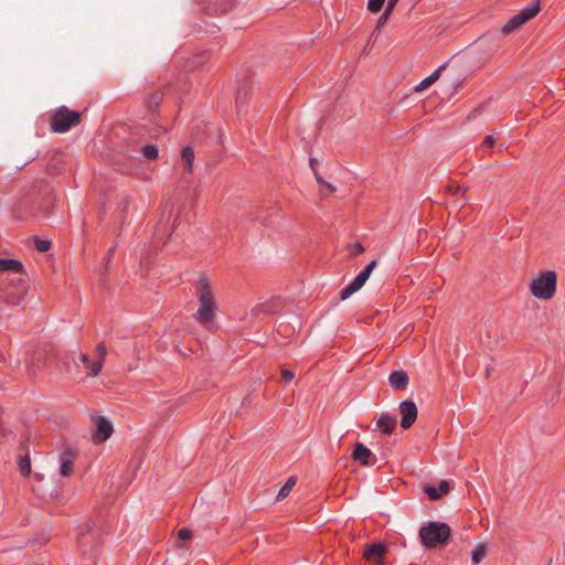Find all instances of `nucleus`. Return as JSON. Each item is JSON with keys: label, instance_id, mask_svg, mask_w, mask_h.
Returning a JSON list of instances; mask_svg holds the SVG:
<instances>
[{"label": "nucleus", "instance_id": "f257e3e1", "mask_svg": "<svg viewBox=\"0 0 565 565\" xmlns=\"http://www.w3.org/2000/svg\"><path fill=\"white\" fill-rule=\"evenodd\" d=\"M195 296L199 301V309L194 315V318L202 326L207 327L215 316L217 306L212 286L204 275L200 276L195 281Z\"/></svg>", "mask_w": 565, "mask_h": 565}, {"label": "nucleus", "instance_id": "f03ea898", "mask_svg": "<svg viewBox=\"0 0 565 565\" xmlns=\"http://www.w3.org/2000/svg\"><path fill=\"white\" fill-rule=\"evenodd\" d=\"M452 530L446 522L429 521L424 524L418 536L426 550H435L446 546L451 539Z\"/></svg>", "mask_w": 565, "mask_h": 565}, {"label": "nucleus", "instance_id": "7ed1b4c3", "mask_svg": "<svg viewBox=\"0 0 565 565\" xmlns=\"http://www.w3.org/2000/svg\"><path fill=\"white\" fill-rule=\"evenodd\" d=\"M557 274L554 270H545L534 278L529 285L530 292L537 299L550 300L556 294Z\"/></svg>", "mask_w": 565, "mask_h": 565}, {"label": "nucleus", "instance_id": "20e7f679", "mask_svg": "<svg viewBox=\"0 0 565 565\" xmlns=\"http://www.w3.org/2000/svg\"><path fill=\"white\" fill-rule=\"evenodd\" d=\"M81 121V113L70 110L66 106L58 107L52 115L51 127L55 132H66Z\"/></svg>", "mask_w": 565, "mask_h": 565}, {"label": "nucleus", "instance_id": "39448f33", "mask_svg": "<svg viewBox=\"0 0 565 565\" xmlns=\"http://www.w3.org/2000/svg\"><path fill=\"white\" fill-rule=\"evenodd\" d=\"M540 12V0L533 1L531 4L522 9L518 14L513 15L501 29L504 35L520 29L527 21L533 19Z\"/></svg>", "mask_w": 565, "mask_h": 565}, {"label": "nucleus", "instance_id": "423d86ee", "mask_svg": "<svg viewBox=\"0 0 565 565\" xmlns=\"http://www.w3.org/2000/svg\"><path fill=\"white\" fill-rule=\"evenodd\" d=\"M282 308V300L279 297H270L263 302L255 305L249 310V328H252V319L264 320L266 317L278 313Z\"/></svg>", "mask_w": 565, "mask_h": 565}, {"label": "nucleus", "instance_id": "0eeeda50", "mask_svg": "<svg viewBox=\"0 0 565 565\" xmlns=\"http://www.w3.org/2000/svg\"><path fill=\"white\" fill-rule=\"evenodd\" d=\"M398 409L402 415L401 427L403 429L411 428L417 419L418 408L413 401L405 399L399 403Z\"/></svg>", "mask_w": 565, "mask_h": 565}, {"label": "nucleus", "instance_id": "6e6552de", "mask_svg": "<svg viewBox=\"0 0 565 565\" xmlns=\"http://www.w3.org/2000/svg\"><path fill=\"white\" fill-rule=\"evenodd\" d=\"M388 548L382 542H373L372 544L366 545L363 557L367 562H372L375 565H385L384 557L387 554Z\"/></svg>", "mask_w": 565, "mask_h": 565}, {"label": "nucleus", "instance_id": "1a4fd4ad", "mask_svg": "<svg viewBox=\"0 0 565 565\" xmlns=\"http://www.w3.org/2000/svg\"><path fill=\"white\" fill-rule=\"evenodd\" d=\"M351 458L364 467L373 466L376 463V457L364 444L360 441L354 444Z\"/></svg>", "mask_w": 565, "mask_h": 565}, {"label": "nucleus", "instance_id": "9d476101", "mask_svg": "<svg viewBox=\"0 0 565 565\" xmlns=\"http://www.w3.org/2000/svg\"><path fill=\"white\" fill-rule=\"evenodd\" d=\"M94 423L96 426V433L93 436L94 443L102 444L110 437L113 426L105 417L102 416L96 417Z\"/></svg>", "mask_w": 565, "mask_h": 565}, {"label": "nucleus", "instance_id": "9b49d317", "mask_svg": "<svg viewBox=\"0 0 565 565\" xmlns=\"http://www.w3.org/2000/svg\"><path fill=\"white\" fill-rule=\"evenodd\" d=\"M424 493L431 501L440 500L444 495L448 494L450 491V483L447 480H441L438 483V487L431 484H425L423 487Z\"/></svg>", "mask_w": 565, "mask_h": 565}, {"label": "nucleus", "instance_id": "f8f14e48", "mask_svg": "<svg viewBox=\"0 0 565 565\" xmlns=\"http://www.w3.org/2000/svg\"><path fill=\"white\" fill-rule=\"evenodd\" d=\"M390 386L395 391H404L409 383V376L404 370H393L388 375Z\"/></svg>", "mask_w": 565, "mask_h": 565}, {"label": "nucleus", "instance_id": "ddd939ff", "mask_svg": "<svg viewBox=\"0 0 565 565\" xmlns=\"http://www.w3.org/2000/svg\"><path fill=\"white\" fill-rule=\"evenodd\" d=\"M397 425L396 415L386 413L381 414L376 422V427L385 435L390 436L394 433Z\"/></svg>", "mask_w": 565, "mask_h": 565}, {"label": "nucleus", "instance_id": "4468645a", "mask_svg": "<svg viewBox=\"0 0 565 565\" xmlns=\"http://www.w3.org/2000/svg\"><path fill=\"white\" fill-rule=\"evenodd\" d=\"M75 454L71 449L64 450L60 455V473L63 477H68L73 472Z\"/></svg>", "mask_w": 565, "mask_h": 565}, {"label": "nucleus", "instance_id": "2eb2a0df", "mask_svg": "<svg viewBox=\"0 0 565 565\" xmlns=\"http://www.w3.org/2000/svg\"><path fill=\"white\" fill-rule=\"evenodd\" d=\"M96 354H97L98 359L96 361H94V363L92 365L90 375H93V376H96L99 373V371H100V369L103 366L105 356L107 354V349H106L104 343H99L97 345Z\"/></svg>", "mask_w": 565, "mask_h": 565}, {"label": "nucleus", "instance_id": "dca6fc26", "mask_svg": "<svg viewBox=\"0 0 565 565\" xmlns=\"http://www.w3.org/2000/svg\"><path fill=\"white\" fill-rule=\"evenodd\" d=\"M0 271L22 273L23 265L17 259H0Z\"/></svg>", "mask_w": 565, "mask_h": 565}, {"label": "nucleus", "instance_id": "f3484780", "mask_svg": "<svg viewBox=\"0 0 565 565\" xmlns=\"http://www.w3.org/2000/svg\"><path fill=\"white\" fill-rule=\"evenodd\" d=\"M181 162L184 166L186 172H191L194 162V150L192 147L183 148L181 152Z\"/></svg>", "mask_w": 565, "mask_h": 565}, {"label": "nucleus", "instance_id": "a211bd4d", "mask_svg": "<svg viewBox=\"0 0 565 565\" xmlns=\"http://www.w3.org/2000/svg\"><path fill=\"white\" fill-rule=\"evenodd\" d=\"M296 482H297L296 476L289 477L288 480L286 481V483L278 491L277 500L279 501V500H284L285 498H287L289 495L291 489L296 484Z\"/></svg>", "mask_w": 565, "mask_h": 565}, {"label": "nucleus", "instance_id": "6ab92c4d", "mask_svg": "<svg viewBox=\"0 0 565 565\" xmlns=\"http://www.w3.org/2000/svg\"><path fill=\"white\" fill-rule=\"evenodd\" d=\"M487 545L484 543L479 544L471 552V561L475 565L479 564L487 555Z\"/></svg>", "mask_w": 565, "mask_h": 565}, {"label": "nucleus", "instance_id": "aec40b11", "mask_svg": "<svg viewBox=\"0 0 565 565\" xmlns=\"http://www.w3.org/2000/svg\"><path fill=\"white\" fill-rule=\"evenodd\" d=\"M467 190H468L467 186H461V185H458V186L448 185L447 186V191L449 193H451L452 195H457V194L461 195L462 202L459 204L460 207H462L468 202V198L466 195Z\"/></svg>", "mask_w": 565, "mask_h": 565}, {"label": "nucleus", "instance_id": "412c9836", "mask_svg": "<svg viewBox=\"0 0 565 565\" xmlns=\"http://www.w3.org/2000/svg\"><path fill=\"white\" fill-rule=\"evenodd\" d=\"M19 470L22 476L29 477L31 473V460L30 457L26 455L22 457L19 461Z\"/></svg>", "mask_w": 565, "mask_h": 565}, {"label": "nucleus", "instance_id": "4be33fe9", "mask_svg": "<svg viewBox=\"0 0 565 565\" xmlns=\"http://www.w3.org/2000/svg\"><path fill=\"white\" fill-rule=\"evenodd\" d=\"M142 154L149 160H156L159 154V150L156 146L147 145L141 149Z\"/></svg>", "mask_w": 565, "mask_h": 565}, {"label": "nucleus", "instance_id": "5701e85b", "mask_svg": "<svg viewBox=\"0 0 565 565\" xmlns=\"http://www.w3.org/2000/svg\"><path fill=\"white\" fill-rule=\"evenodd\" d=\"M315 178L320 189H326L329 193L335 192V188L331 183L323 180V178L319 173H316Z\"/></svg>", "mask_w": 565, "mask_h": 565}, {"label": "nucleus", "instance_id": "b1692460", "mask_svg": "<svg viewBox=\"0 0 565 565\" xmlns=\"http://www.w3.org/2000/svg\"><path fill=\"white\" fill-rule=\"evenodd\" d=\"M384 2H385V0H369L367 9L372 13H377L382 10Z\"/></svg>", "mask_w": 565, "mask_h": 565}, {"label": "nucleus", "instance_id": "393cba45", "mask_svg": "<svg viewBox=\"0 0 565 565\" xmlns=\"http://www.w3.org/2000/svg\"><path fill=\"white\" fill-rule=\"evenodd\" d=\"M356 291L358 290L351 284H349L343 289H341L340 299L345 300V299L350 298Z\"/></svg>", "mask_w": 565, "mask_h": 565}, {"label": "nucleus", "instance_id": "a878e982", "mask_svg": "<svg viewBox=\"0 0 565 565\" xmlns=\"http://www.w3.org/2000/svg\"><path fill=\"white\" fill-rule=\"evenodd\" d=\"M393 10H388V7L385 8V11L381 14L377 20L376 30H380L388 20Z\"/></svg>", "mask_w": 565, "mask_h": 565}, {"label": "nucleus", "instance_id": "bb28decb", "mask_svg": "<svg viewBox=\"0 0 565 565\" xmlns=\"http://www.w3.org/2000/svg\"><path fill=\"white\" fill-rule=\"evenodd\" d=\"M367 280V278L364 277V275H361L360 273L358 274V276L350 282L356 290H360L363 285L365 284V281Z\"/></svg>", "mask_w": 565, "mask_h": 565}, {"label": "nucleus", "instance_id": "cd10ccee", "mask_svg": "<svg viewBox=\"0 0 565 565\" xmlns=\"http://www.w3.org/2000/svg\"><path fill=\"white\" fill-rule=\"evenodd\" d=\"M367 280V278L364 277V275H361L360 273L358 274V276L350 282L356 290H360L363 285L365 284V281Z\"/></svg>", "mask_w": 565, "mask_h": 565}, {"label": "nucleus", "instance_id": "c85d7f7f", "mask_svg": "<svg viewBox=\"0 0 565 565\" xmlns=\"http://www.w3.org/2000/svg\"><path fill=\"white\" fill-rule=\"evenodd\" d=\"M35 246H36V249L41 253H44V252H47L51 247V242L50 241H44V239H36L35 241Z\"/></svg>", "mask_w": 565, "mask_h": 565}, {"label": "nucleus", "instance_id": "c756f323", "mask_svg": "<svg viewBox=\"0 0 565 565\" xmlns=\"http://www.w3.org/2000/svg\"><path fill=\"white\" fill-rule=\"evenodd\" d=\"M448 65L449 62L444 63L433 74L428 76L433 83H435L440 77L441 72L445 71L448 67Z\"/></svg>", "mask_w": 565, "mask_h": 565}, {"label": "nucleus", "instance_id": "7c9ffc66", "mask_svg": "<svg viewBox=\"0 0 565 565\" xmlns=\"http://www.w3.org/2000/svg\"><path fill=\"white\" fill-rule=\"evenodd\" d=\"M376 265H377V262H376V260H372V262H370V263H369V264H367V265H366V266H365V267L360 271V274H361V275H364V277L369 279V277H370V275H371L372 270L376 267Z\"/></svg>", "mask_w": 565, "mask_h": 565}, {"label": "nucleus", "instance_id": "2f4dec72", "mask_svg": "<svg viewBox=\"0 0 565 565\" xmlns=\"http://www.w3.org/2000/svg\"><path fill=\"white\" fill-rule=\"evenodd\" d=\"M364 252V246L360 242H355L350 250V255L355 257Z\"/></svg>", "mask_w": 565, "mask_h": 565}, {"label": "nucleus", "instance_id": "473e14b6", "mask_svg": "<svg viewBox=\"0 0 565 565\" xmlns=\"http://www.w3.org/2000/svg\"><path fill=\"white\" fill-rule=\"evenodd\" d=\"M280 376H281V380L285 382V383H289L294 380L295 377V373L288 369H282L281 370V373H280Z\"/></svg>", "mask_w": 565, "mask_h": 565}, {"label": "nucleus", "instance_id": "72a5a7b5", "mask_svg": "<svg viewBox=\"0 0 565 565\" xmlns=\"http://www.w3.org/2000/svg\"><path fill=\"white\" fill-rule=\"evenodd\" d=\"M434 83L431 82V79L427 76L415 87V92H422L431 86Z\"/></svg>", "mask_w": 565, "mask_h": 565}, {"label": "nucleus", "instance_id": "f704fd0d", "mask_svg": "<svg viewBox=\"0 0 565 565\" xmlns=\"http://www.w3.org/2000/svg\"><path fill=\"white\" fill-rule=\"evenodd\" d=\"M192 537V532L189 529H181L178 532V539L185 541Z\"/></svg>", "mask_w": 565, "mask_h": 565}, {"label": "nucleus", "instance_id": "c9c22d12", "mask_svg": "<svg viewBox=\"0 0 565 565\" xmlns=\"http://www.w3.org/2000/svg\"><path fill=\"white\" fill-rule=\"evenodd\" d=\"M79 359H81L82 363L84 364V366H85L86 369H88V370H89V373H90V372H92V365H93V363H94V362H92V361L89 360L88 355H87V354H85V353H81Z\"/></svg>", "mask_w": 565, "mask_h": 565}, {"label": "nucleus", "instance_id": "e433bc0d", "mask_svg": "<svg viewBox=\"0 0 565 565\" xmlns=\"http://www.w3.org/2000/svg\"><path fill=\"white\" fill-rule=\"evenodd\" d=\"M482 145L488 148H492L495 145V139L493 136L488 135L484 137Z\"/></svg>", "mask_w": 565, "mask_h": 565}, {"label": "nucleus", "instance_id": "4c0bfd02", "mask_svg": "<svg viewBox=\"0 0 565 565\" xmlns=\"http://www.w3.org/2000/svg\"><path fill=\"white\" fill-rule=\"evenodd\" d=\"M309 164H310V168H311L313 174L316 175V173H318V171H317L318 160L311 157L309 160Z\"/></svg>", "mask_w": 565, "mask_h": 565}, {"label": "nucleus", "instance_id": "58836bf2", "mask_svg": "<svg viewBox=\"0 0 565 565\" xmlns=\"http://www.w3.org/2000/svg\"><path fill=\"white\" fill-rule=\"evenodd\" d=\"M461 83H462V79H459V78H452L450 81V85L455 87V90L461 86Z\"/></svg>", "mask_w": 565, "mask_h": 565}, {"label": "nucleus", "instance_id": "ea45409f", "mask_svg": "<svg viewBox=\"0 0 565 565\" xmlns=\"http://www.w3.org/2000/svg\"><path fill=\"white\" fill-rule=\"evenodd\" d=\"M398 0H388L387 6L388 10H394L395 6L397 4Z\"/></svg>", "mask_w": 565, "mask_h": 565}, {"label": "nucleus", "instance_id": "a19ab883", "mask_svg": "<svg viewBox=\"0 0 565 565\" xmlns=\"http://www.w3.org/2000/svg\"><path fill=\"white\" fill-rule=\"evenodd\" d=\"M256 384H258V385L260 384V379L253 381V385H256Z\"/></svg>", "mask_w": 565, "mask_h": 565}, {"label": "nucleus", "instance_id": "79ce46f5", "mask_svg": "<svg viewBox=\"0 0 565 565\" xmlns=\"http://www.w3.org/2000/svg\"><path fill=\"white\" fill-rule=\"evenodd\" d=\"M28 373H30L31 375L34 374V372H32L30 369L28 370Z\"/></svg>", "mask_w": 565, "mask_h": 565}]
</instances>
